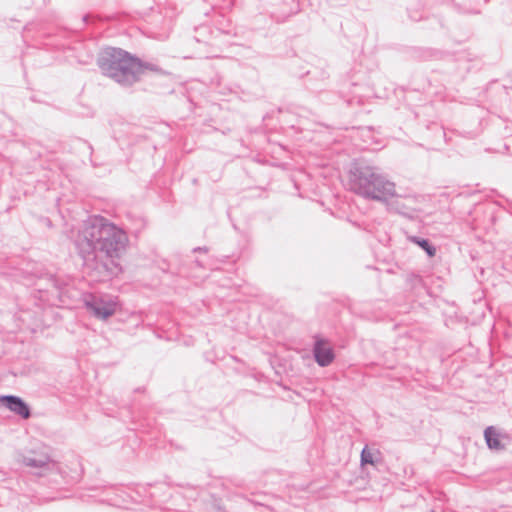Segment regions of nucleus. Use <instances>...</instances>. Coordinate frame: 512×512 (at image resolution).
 <instances>
[{
    "instance_id": "1",
    "label": "nucleus",
    "mask_w": 512,
    "mask_h": 512,
    "mask_svg": "<svg viewBox=\"0 0 512 512\" xmlns=\"http://www.w3.org/2000/svg\"><path fill=\"white\" fill-rule=\"evenodd\" d=\"M91 228V244L97 269L108 276L117 275L121 271L119 260L129 243L127 234L117 226Z\"/></svg>"
},
{
    "instance_id": "2",
    "label": "nucleus",
    "mask_w": 512,
    "mask_h": 512,
    "mask_svg": "<svg viewBox=\"0 0 512 512\" xmlns=\"http://www.w3.org/2000/svg\"><path fill=\"white\" fill-rule=\"evenodd\" d=\"M349 186L354 193L373 200L387 201L395 196V184L370 166L354 167L350 171Z\"/></svg>"
},
{
    "instance_id": "3",
    "label": "nucleus",
    "mask_w": 512,
    "mask_h": 512,
    "mask_svg": "<svg viewBox=\"0 0 512 512\" xmlns=\"http://www.w3.org/2000/svg\"><path fill=\"white\" fill-rule=\"evenodd\" d=\"M97 64L103 75L124 87L133 85L135 72L140 67L135 56L115 47L104 48L98 55Z\"/></svg>"
},
{
    "instance_id": "4",
    "label": "nucleus",
    "mask_w": 512,
    "mask_h": 512,
    "mask_svg": "<svg viewBox=\"0 0 512 512\" xmlns=\"http://www.w3.org/2000/svg\"><path fill=\"white\" fill-rule=\"evenodd\" d=\"M15 461L37 477H46L52 473L54 460L46 446L36 440H29L15 451Z\"/></svg>"
},
{
    "instance_id": "5",
    "label": "nucleus",
    "mask_w": 512,
    "mask_h": 512,
    "mask_svg": "<svg viewBox=\"0 0 512 512\" xmlns=\"http://www.w3.org/2000/svg\"><path fill=\"white\" fill-rule=\"evenodd\" d=\"M84 305L89 313L99 320H107L117 309V302L114 299L95 295L86 296Z\"/></svg>"
},
{
    "instance_id": "6",
    "label": "nucleus",
    "mask_w": 512,
    "mask_h": 512,
    "mask_svg": "<svg viewBox=\"0 0 512 512\" xmlns=\"http://www.w3.org/2000/svg\"><path fill=\"white\" fill-rule=\"evenodd\" d=\"M483 438L487 448L497 453L505 451L510 442L508 433L503 428L495 425L484 429Z\"/></svg>"
},
{
    "instance_id": "7",
    "label": "nucleus",
    "mask_w": 512,
    "mask_h": 512,
    "mask_svg": "<svg viewBox=\"0 0 512 512\" xmlns=\"http://www.w3.org/2000/svg\"><path fill=\"white\" fill-rule=\"evenodd\" d=\"M382 463L381 452L374 447L365 446L360 454V469L368 475L370 468L377 469Z\"/></svg>"
},
{
    "instance_id": "8",
    "label": "nucleus",
    "mask_w": 512,
    "mask_h": 512,
    "mask_svg": "<svg viewBox=\"0 0 512 512\" xmlns=\"http://www.w3.org/2000/svg\"><path fill=\"white\" fill-rule=\"evenodd\" d=\"M412 202L413 199L411 198L396 199L390 204V206L391 209L395 210L396 213L404 216L408 220L422 222V211L413 207L411 205Z\"/></svg>"
},
{
    "instance_id": "9",
    "label": "nucleus",
    "mask_w": 512,
    "mask_h": 512,
    "mask_svg": "<svg viewBox=\"0 0 512 512\" xmlns=\"http://www.w3.org/2000/svg\"><path fill=\"white\" fill-rule=\"evenodd\" d=\"M0 406L6 407L23 418H28L30 415L28 406L19 397L1 396Z\"/></svg>"
},
{
    "instance_id": "10",
    "label": "nucleus",
    "mask_w": 512,
    "mask_h": 512,
    "mask_svg": "<svg viewBox=\"0 0 512 512\" xmlns=\"http://www.w3.org/2000/svg\"><path fill=\"white\" fill-rule=\"evenodd\" d=\"M314 356L320 366H327L334 360L332 347L324 340L316 342L314 347Z\"/></svg>"
},
{
    "instance_id": "11",
    "label": "nucleus",
    "mask_w": 512,
    "mask_h": 512,
    "mask_svg": "<svg viewBox=\"0 0 512 512\" xmlns=\"http://www.w3.org/2000/svg\"><path fill=\"white\" fill-rule=\"evenodd\" d=\"M136 61L139 63L140 67L135 72L133 84H135L136 82H138L140 80L141 76L144 74V72L146 70H149L152 72H160L161 71V68L154 63L142 61L141 59H139L137 57H136Z\"/></svg>"
},
{
    "instance_id": "12",
    "label": "nucleus",
    "mask_w": 512,
    "mask_h": 512,
    "mask_svg": "<svg viewBox=\"0 0 512 512\" xmlns=\"http://www.w3.org/2000/svg\"><path fill=\"white\" fill-rule=\"evenodd\" d=\"M496 207L492 203H484V204H478L475 208V213L478 212H485L488 215V222L489 224H495L497 221L501 220L499 215L495 214Z\"/></svg>"
},
{
    "instance_id": "13",
    "label": "nucleus",
    "mask_w": 512,
    "mask_h": 512,
    "mask_svg": "<svg viewBox=\"0 0 512 512\" xmlns=\"http://www.w3.org/2000/svg\"><path fill=\"white\" fill-rule=\"evenodd\" d=\"M414 241L422 249H424L430 257L435 255V249L432 248L426 240H424V239H414Z\"/></svg>"
},
{
    "instance_id": "14",
    "label": "nucleus",
    "mask_w": 512,
    "mask_h": 512,
    "mask_svg": "<svg viewBox=\"0 0 512 512\" xmlns=\"http://www.w3.org/2000/svg\"><path fill=\"white\" fill-rule=\"evenodd\" d=\"M408 15L412 21H419L420 19H422V14L416 10L414 11V10L409 9Z\"/></svg>"
},
{
    "instance_id": "15",
    "label": "nucleus",
    "mask_w": 512,
    "mask_h": 512,
    "mask_svg": "<svg viewBox=\"0 0 512 512\" xmlns=\"http://www.w3.org/2000/svg\"><path fill=\"white\" fill-rule=\"evenodd\" d=\"M98 224H104V225H107V224H114L113 222H111L110 220L108 219H105L103 217H100V222Z\"/></svg>"
},
{
    "instance_id": "16",
    "label": "nucleus",
    "mask_w": 512,
    "mask_h": 512,
    "mask_svg": "<svg viewBox=\"0 0 512 512\" xmlns=\"http://www.w3.org/2000/svg\"><path fill=\"white\" fill-rule=\"evenodd\" d=\"M88 18H89V15H85V16H83V21H84L85 23H87V22H88Z\"/></svg>"
}]
</instances>
